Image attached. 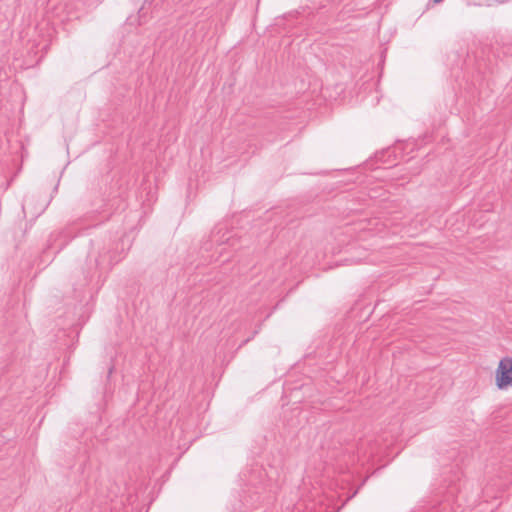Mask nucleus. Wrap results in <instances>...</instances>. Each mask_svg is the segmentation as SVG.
I'll return each instance as SVG.
<instances>
[{
  "label": "nucleus",
  "mask_w": 512,
  "mask_h": 512,
  "mask_svg": "<svg viewBox=\"0 0 512 512\" xmlns=\"http://www.w3.org/2000/svg\"><path fill=\"white\" fill-rule=\"evenodd\" d=\"M223 230V227H219L214 230L211 235V242L217 244L218 246H222L226 243H228L230 246H233L235 240L233 239L231 232L228 230L223 232Z\"/></svg>",
  "instance_id": "2"
},
{
  "label": "nucleus",
  "mask_w": 512,
  "mask_h": 512,
  "mask_svg": "<svg viewBox=\"0 0 512 512\" xmlns=\"http://www.w3.org/2000/svg\"><path fill=\"white\" fill-rule=\"evenodd\" d=\"M223 250H224V249H223V248H221V249L219 250V254H222V253H223Z\"/></svg>",
  "instance_id": "3"
},
{
  "label": "nucleus",
  "mask_w": 512,
  "mask_h": 512,
  "mask_svg": "<svg viewBox=\"0 0 512 512\" xmlns=\"http://www.w3.org/2000/svg\"><path fill=\"white\" fill-rule=\"evenodd\" d=\"M496 385L499 389L512 386V358L505 357L500 360L496 370Z\"/></svg>",
  "instance_id": "1"
}]
</instances>
